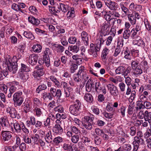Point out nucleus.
<instances>
[{
  "instance_id": "nucleus-49",
  "label": "nucleus",
  "mask_w": 151,
  "mask_h": 151,
  "mask_svg": "<svg viewBox=\"0 0 151 151\" xmlns=\"http://www.w3.org/2000/svg\"><path fill=\"white\" fill-rule=\"evenodd\" d=\"M131 36L130 32L129 29L125 30L123 33V37L125 39H129Z\"/></svg>"
},
{
  "instance_id": "nucleus-21",
  "label": "nucleus",
  "mask_w": 151,
  "mask_h": 151,
  "mask_svg": "<svg viewBox=\"0 0 151 151\" xmlns=\"http://www.w3.org/2000/svg\"><path fill=\"white\" fill-rule=\"evenodd\" d=\"M131 50L128 47L126 48V49L124 52V58L127 59L131 60L133 56L132 53H131Z\"/></svg>"
},
{
  "instance_id": "nucleus-55",
  "label": "nucleus",
  "mask_w": 151,
  "mask_h": 151,
  "mask_svg": "<svg viewBox=\"0 0 151 151\" xmlns=\"http://www.w3.org/2000/svg\"><path fill=\"white\" fill-rule=\"evenodd\" d=\"M79 139L80 137L79 135L78 134H76L73 135L72 137L71 140L73 143L76 144L78 142Z\"/></svg>"
},
{
  "instance_id": "nucleus-34",
  "label": "nucleus",
  "mask_w": 151,
  "mask_h": 151,
  "mask_svg": "<svg viewBox=\"0 0 151 151\" xmlns=\"http://www.w3.org/2000/svg\"><path fill=\"white\" fill-rule=\"evenodd\" d=\"M144 120L145 121H148L149 124L151 123V112H149L147 110L145 111Z\"/></svg>"
},
{
  "instance_id": "nucleus-35",
  "label": "nucleus",
  "mask_w": 151,
  "mask_h": 151,
  "mask_svg": "<svg viewBox=\"0 0 151 151\" xmlns=\"http://www.w3.org/2000/svg\"><path fill=\"white\" fill-rule=\"evenodd\" d=\"M133 74L135 76H139L141 75L143 73V69L140 66L134 68Z\"/></svg>"
},
{
  "instance_id": "nucleus-10",
  "label": "nucleus",
  "mask_w": 151,
  "mask_h": 151,
  "mask_svg": "<svg viewBox=\"0 0 151 151\" xmlns=\"http://www.w3.org/2000/svg\"><path fill=\"white\" fill-rule=\"evenodd\" d=\"M87 70L83 66H81L78 69L77 73L82 76V77L84 79V81L85 82L88 80L89 78L88 75L86 73Z\"/></svg>"
},
{
  "instance_id": "nucleus-22",
  "label": "nucleus",
  "mask_w": 151,
  "mask_h": 151,
  "mask_svg": "<svg viewBox=\"0 0 151 151\" xmlns=\"http://www.w3.org/2000/svg\"><path fill=\"white\" fill-rule=\"evenodd\" d=\"M53 131L56 134L61 135L63 132V129L61 126H54L53 128Z\"/></svg>"
},
{
  "instance_id": "nucleus-54",
  "label": "nucleus",
  "mask_w": 151,
  "mask_h": 151,
  "mask_svg": "<svg viewBox=\"0 0 151 151\" xmlns=\"http://www.w3.org/2000/svg\"><path fill=\"white\" fill-rule=\"evenodd\" d=\"M94 119V116L91 115L90 116H85L83 118L82 121L89 122V121L92 122Z\"/></svg>"
},
{
  "instance_id": "nucleus-27",
  "label": "nucleus",
  "mask_w": 151,
  "mask_h": 151,
  "mask_svg": "<svg viewBox=\"0 0 151 151\" xmlns=\"http://www.w3.org/2000/svg\"><path fill=\"white\" fill-rule=\"evenodd\" d=\"M82 127L88 130H91L93 128L92 124L90 122H82Z\"/></svg>"
},
{
  "instance_id": "nucleus-48",
  "label": "nucleus",
  "mask_w": 151,
  "mask_h": 151,
  "mask_svg": "<svg viewBox=\"0 0 151 151\" xmlns=\"http://www.w3.org/2000/svg\"><path fill=\"white\" fill-rule=\"evenodd\" d=\"M77 39L76 37L74 36H71L68 39V43L71 44H74L77 42Z\"/></svg>"
},
{
  "instance_id": "nucleus-29",
  "label": "nucleus",
  "mask_w": 151,
  "mask_h": 151,
  "mask_svg": "<svg viewBox=\"0 0 151 151\" xmlns=\"http://www.w3.org/2000/svg\"><path fill=\"white\" fill-rule=\"evenodd\" d=\"M109 51V49L105 47L103 50L101 55V58L103 60L106 61L107 60V56Z\"/></svg>"
},
{
  "instance_id": "nucleus-12",
  "label": "nucleus",
  "mask_w": 151,
  "mask_h": 151,
  "mask_svg": "<svg viewBox=\"0 0 151 151\" xmlns=\"http://www.w3.org/2000/svg\"><path fill=\"white\" fill-rule=\"evenodd\" d=\"M52 46L54 50L59 54H62L65 51V47L60 44L55 43L53 44Z\"/></svg>"
},
{
  "instance_id": "nucleus-50",
  "label": "nucleus",
  "mask_w": 151,
  "mask_h": 151,
  "mask_svg": "<svg viewBox=\"0 0 151 151\" xmlns=\"http://www.w3.org/2000/svg\"><path fill=\"white\" fill-rule=\"evenodd\" d=\"M111 9H109L112 11L118 10L120 9L119 5L114 1L111 6Z\"/></svg>"
},
{
  "instance_id": "nucleus-39",
  "label": "nucleus",
  "mask_w": 151,
  "mask_h": 151,
  "mask_svg": "<svg viewBox=\"0 0 151 151\" xmlns=\"http://www.w3.org/2000/svg\"><path fill=\"white\" fill-rule=\"evenodd\" d=\"M33 107H38L41 106L42 104L41 102L39 99L36 98H33Z\"/></svg>"
},
{
  "instance_id": "nucleus-59",
  "label": "nucleus",
  "mask_w": 151,
  "mask_h": 151,
  "mask_svg": "<svg viewBox=\"0 0 151 151\" xmlns=\"http://www.w3.org/2000/svg\"><path fill=\"white\" fill-rule=\"evenodd\" d=\"M78 150L80 151H84L86 150L84 144L81 142H79L77 144Z\"/></svg>"
},
{
  "instance_id": "nucleus-40",
  "label": "nucleus",
  "mask_w": 151,
  "mask_h": 151,
  "mask_svg": "<svg viewBox=\"0 0 151 151\" xmlns=\"http://www.w3.org/2000/svg\"><path fill=\"white\" fill-rule=\"evenodd\" d=\"M8 72L6 69L2 70L0 68V81L3 80L8 74Z\"/></svg>"
},
{
  "instance_id": "nucleus-24",
  "label": "nucleus",
  "mask_w": 151,
  "mask_h": 151,
  "mask_svg": "<svg viewBox=\"0 0 151 151\" xmlns=\"http://www.w3.org/2000/svg\"><path fill=\"white\" fill-rule=\"evenodd\" d=\"M16 59L15 57H14L12 58L9 56L6 58L5 63L7 65V67L11 65L12 64H13L14 63L16 64L17 63V61H13L14 59Z\"/></svg>"
},
{
  "instance_id": "nucleus-63",
  "label": "nucleus",
  "mask_w": 151,
  "mask_h": 151,
  "mask_svg": "<svg viewBox=\"0 0 151 151\" xmlns=\"http://www.w3.org/2000/svg\"><path fill=\"white\" fill-rule=\"evenodd\" d=\"M17 147L16 145L13 146H6L5 147L4 151H15Z\"/></svg>"
},
{
  "instance_id": "nucleus-19",
  "label": "nucleus",
  "mask_w": 151,
  "mask_h": 151,
  "mask_svg": "<svg viewBox=\"0 0 151 151\" xmlns=\"http://www.w3.org/2000/svg\"><path fill=\"white\" fill-rule=\"evenodd\" d=\"M58 37L60 40L62 45L64 46H67L68 44V40H67L66 37L63 35L59 34L58 35Z\"/></svg>"
},
{
  "instance_id": "nucleus-30",
  "label": "nucleus",
  "mask_w": 151,
  "mask_h": 151,
  "mask_svg": "<svg viewBox=\"0 0 151 151\" xmlns=\"http://www.w3.org/2000/svg\"><path fill=\"white\" fill-rule=\"evenodd\" d=\"M73 80L76 82H79L82 80L84 81V79L82 77V76L77 73L74 74L73 76Z\"/></svg>"
},
{
  "instance_id": "nucleus-62",
  "label": "nucleus",
  "mask_w": 151,
  "mask_h": 151,
  "mask_svg": "<svg viewBox=\"0 0 151 151\" xmlns=\"http://www.w3.org/2000/svg\"><path fill=\"white\" fill-rule=\"evenodd\" d=\"M122 147L123 151H130L132 149L131 145L129 144H124Z\"/></svg>"
},
{
  "instance_id": "nucleus-2",
  "label": "nucleus",
  "mask_w": 151,
  "mask_h": 151,
  "mask_svg": "<svg viewBox=\"0 0 151 151\" xmlns=\"http://www.w3.org/2000/svg\"><path fill=\"white\" fill-rule=\"evenodd\" d=\"M13 100L15 107L20 106L24 101V96L22 91H19L13 95Z\"/></svg>"
},
{
  "instance_id": "nucleus-36",
  "label": "nucleus",
  "mask_w": 151,
  "mask_h": 151,
  "mask_svg": "<svg viewBox=\"0 0 151 151\" xmlns=\"http://www.w3.org/2000/svg\"><path fill=\"white\" fill-rule=\"evenodd\" d=\"M23 35L25 37L28 39L31 40H34L35 39L34 35L29 31H26L24 32L23 33Z\"/></svg>"
},
{
  "instance_id": "nucleus-58",
  "label": "nucleus",
  "mask_w": 151,
  "mask_h": 151,
  "mask_svg": "<svg viewBox=\"0 0 151 151\" xmlns=\"http://www.w3.org/2000/svg\"><path fill=\"white\" fill-rule=\"evenodd\" d=\"M131 37L132 39H136L137 37L138 34H139V33L137 32H136L135 30L132 29L130 32Z\"/></svg>"
},
{
  "instance_id": "nucleus-3",
  "label": "nucleus",
  "mask_w": 151,
  "mask_h": 151,
  "mask_svg": "<svg viewBox=\"0 0 151 151\" xmlns=\"http://www.w3.org/2000/svg\"><path fill=\"white\" fill-rule=\"evenodd\" d=\"M81 102L78 100L76 99L74 104L71 105L69 107V111L70 113L74 115H77L79 113V110L81 106Z\"/></svg>"
},
{
  "instance_id": "nucleus-46",
  "label": "nucleus",
  "mask_w": 151,
  "mask_h": 151,
  "mask_svg": "<svg viewBox=\"0 0 151 151\" xmlns=\"http://www.w3.org/2000/svg\"><path fill=\"white\" fill-rule=\"evenodd\" d=\"M139 65V66H141L142 69L145 71L147 70L149 68L148 63L146 61L143 60L142 61H141Z\"/></svg>"
},
{
  "instance_id": "nucleus-51",
  "label": "nucleus",
  "mask_w": 151,
  "mask_h": 151,
  "mask_svg": "<svg viewBox=\"0 0 151 151\" xmlns=\"http://www.w3.org/2000/svg\"><path fill=\"white\" fill-rule=\"evenodd\" d=\"M126 108L123 106H122L120 108L118 109L117 110V112L121 113L122 117H124L125 116V112L126 111Z\"/></svg>"
},
{
  "instance_id": "nucleus-37",
  "label": "nucleus",
  "mask_w": 151,
  "mask_h": 151,
  "mask_svg": "<svg viewBox=\"0 0 151 151\" xmlns=\"http://www.w3.org/2000/svg\"><path fill=\"white\" fill-rule=\"evenodd\" d=\"M11 8L14 11L16 12L19 11L22 13H23V11L20 8L19 4L14 3H13L11 6Z\"/></svg>"
},
{
  "instance_id": "nucleus-45",
  "label": "nucleus",
  "mask_w": 151,
  "mask_h": 151,
  "mask_svg": "<svg viewBox=\"0 0 151 151\" xmlns=\"http://www.w3.org/2000/svg\"><path fill=\"white\" fill-rule=\"evenodd\" d=\"M137 111L143 110L144 109L143 103L140 101H137L136 103V106L135 107Z\"/></svg>"
},
{
  "instance_id": "nucleus-44",
  "label": "nucleus",
  "mask_w": 151,
  "mask_h": 151,
  "mask_svg": "<svg viewBox=\"0 0 151 151\" xmlns=\"http://www.w3.org/2000/svg\"><path fill=\"white\" fill-rule=\"evenodd\" d=\"M47 88L46 85L44 84H42L39 85L36 88V91L37 93H39L40 92L43 90H45Z\"/></svg>"
},
{
  "instance_id": "nucleus-8",
  "label": "nucleus",
  "mask_w": 151,
  "mask_h": 151,
  "mask_svg": "<svg viewBox=\"0 0 151 151\" xmlns=\"http://www.w3.org/2000/svg\"><path fill=\"white\" fill-rule=\"evenodd\" d=\"M0 124L3 129H7L10 126L9 118L7 116H4L0 118Z\"/></svg>"
},
{
  "instance_id": "nucleus-20",
  "label": "nucleus",
  "mask_w": 151,
  "mask_h": 151,
  "mask_svg": "<svg viewBox=\"0 0 151 151\" xmlns=\"http://www.w3.org/2000/svg\"><path fill=\"white\" fill-rule=\"evenodd\" d=\"M49 78L53 83L56 87L59 88H61L60 82L59 81V79H57L56 77L54 76L51 75L49 77Z\"/></svg>"
},
{
  "instance_id": "nucleus-23",
  "label": "nucleus",
  "mask_w": 151,
  "mask_h": 151,
  "mask_svg": "<svg viewBox=\"0 0 151 151\" xmlns=\"http://www.w3.org/2000/svg\"><path fill=\"white\" fill-rule=\"evenodd\" d=\"M17 77L23 82H25L28 79L29 76L27 73L19 72L17 75Z\"/></svg>"
},
{
  "instance_id": "nucleus-25",
  "label": "nucleus",
  "mask_w": 151,
  "mask_h": 151,
  "mask_svg": "<svg viewBox=\"0 0 151 151\" xmlns=\"http://www.w3.org/2000/svg\"><path fill=\"white\" fill-rule=\"evenodd\" d=\"M141 60V58H138L132 60L131 66L132 69L135 68L137 67H139L138 65L140 64Z\"/></svg>"
},
{
  "instance_id": "nucleus-60",
  "label": "nucleus",
  "mask_w": 151,
  "mask_h": 151,
  "mask_svg": "<svg viewBox=\"0 0 151 151\" xmlns=\"http://www.w3.org/2000/svg\"><path fill=\"white\" fill-rule=\"evenodd\" d=\"M63 141V138L61 137L58 136L54 138L53 140L54 143L56 145H58L62 142Z\"/></svg>"
},
{
  "instance_id": "nucleus-38",
  "label": "nucleus",
  "mask_w": 151,
  "mask_h": 151,
  "mask_svg": "<svg viewBox=\"0 0 151 151\" xmlns=\"http://www.w3.org/2000/svg\"><path fill=\"white\" fill-rule=\"evenodd\" d=\"M42 48V46L38 44L34 45L32 47L33 50L35 52L37 53H40L41 52Z\"/></svg>"
},
{
  "instance_id": "nucleus-13",
  "label": "nucleus",
  "mask_w": 151,
  "mask_h": 151,
  "mask_svg": "<svg viewBox=\"0 0 151 151\" xmlns=\"http://www.w3.org/2000/svg\"><path fill=\"white\" fill-rule=\"evenodd\" d=\"M38 58V55L35 54L30 55L29 57V63L32 65H35L37 63Z\"/></svg>"
},
{
  "instance_id": "nucleus-16",
  "label": "nucleus",
  "mask_w": 151,
  "mask_h": 151,
  "mask_svg": "<svg viewBox=\"0 0 151 151\" xmlns=\"http://www.w3.org/2000/svg\"><path fill=\"white\" fill-rule=\"evenodd\" d=\"M50 94L52 96V97H59L61 95L62 91L60 89H57L56 90L55 88L53 87L51 88L50 89Z\"/></svg>"
},
{
  "instance_id": "nucleus-9",
  "label": "nucleus",
  "mask_w": 151,
  "mask_h": 151,
  "mask_svg": "<svg viewBox=\"0 0 151 151\" xmlns=\"http://www.w3.org/2000/svg\"><path fill=\"white\" fill-rule=\"evenodd\" d=\"M111 24L108 22H104L101 27V32L104 35H108L110 33V29L111 28Z\"/></svg>"
},
{
  "instance_id": "nucleus-57",
  "label": "nucleus",
  "mask_w": 151,
  "mask_h": 151,
  "mask_svg": "<svg viewBox=\"0 0 151 151\" xmlns=\"http://www.w3.org/2000/svg\"><path fill=\"white\" fill-rule=\"evenodd\" d=\"M7 84L10 86L17 87V88L19 86V83L15 80L11 82H9Z\"/></svg>"
},
{
  "instance_id": "nucleus-4",
  "label": "nucleus",
  "mask_w": 151,
  "mask_h": 151,
  "mask_svg": "<svg viewBox=\"0 0 151 151\" xmlns=\"http://www.w3.org/2000/svg\"><path fill=\"white\" fill-rule=\"evenodd\" d=\"M1 135L2 136V140L5 143L8 144V145L12 144L14 142V139L12 138V136L9 131H2Z\"/></svg>"
},
{
  "instance_id": "nucleus-61",
  "label": "nucleus",
  "mask_w": 151,
  "mask_h": 151,
  "mask_svg": "<svg viewBox=\"0 0 151 151\" xmlns=\"http://www.w3.org/2000/svg\"><path fill=\"white\" fill-rule=\"evenodd\" d=\"M91 109L93 112L96 115H99L100 113V111L99 109L97 106H93L91 107Z\"/></svg>"
},
{
  "instance_id": "nucleus-42",
  "label": "nucleus",
  "mask_w": 151,
  "mask_h": 151,
  "mask_svg": "<svg viewBox=\"0 0 151 151\" xmlns=\"http://www.w3.org/2000/svg\"><path fill=\"white\" fill-rule=\"evenodd\" d=\"M144 22L146 29L151 34V25L150 22L147 19H145Z\"/></svg>"
},
{
  "instance_id": "nucleus-5",
  "label": "nucleus",
  "mask_w": 151,
  "mask_h": 151,
  "mask_svg": "<svg viewBox=\"0 0 151 151\" xmlns=\"http://www.w3.org/2000/svg\"><path fill=\"white\" fill-rule=\"evenodd\" d=\"M131 68L128 67L126 68L124 66H119L115 70V72L116 74L118 75H121L124 77L127 76L128 74L130 73L131 71Z\"/></svg>"
},
{
  "instance_id": "nucleus-17",
  "label": "nucleus",
  "mask_w": 151,
  "mask_h": 151,
  "mask_svg": "<svg viewBox=\"0 0 151 151\" xmlns=\"http://www.w3.org/2000/svg\"><path fill=\"white\" fill-rule=\"evenodd\" d=\"M28 20L29 22L33 25L37 26L40 23V21L37 18H35L32 16L30 15L28 17Z\"/></svg>"
},
{
  "instance_id": "nucleus-18",
  "label": "nucleus",
  "mask_w": 151,
  "mask_h": 151,
  "mask_svg": "<svg viewBox=\"0 0 151 151\" xmlns=\"http://www.w3.org/2000/svg\"><path fill=\"white\" fill-rule=\"evenodd\" d=\"M44 73V71L43 70V68L42 67H40L39 68L35 70L33 73L32 76L35 78L40 77L42 76Z\"/></svg>"
},
{
  "instance_id": "nucleus-28",
  "label": "nucleus",
  "mask_w": 151,
  "mask_h": 151,
  "mask_svg": "<svg viewBox=\"0 0 151 151\" xmlns=\"http://www.w3.org/2000/svg\"><path fill=\"white\" fill-rule=\"evenodd\" d=\"M42 98L44 101H46L47 99L50 101L52 100L53 99V97L50 93L44 92L42 93Z\"/></svg>"
},
{
  "instance_id": "nucleus-33",
  "label": "nucleus",
  "mask_w": 151,
  "mask_h": 151,
  "mask_svg": "<svg viewBox=\"0 0 151 151\" xmlns=\"http://www.w3.org/2000/svg\"><path fill=\"white\" fill-rule=\"evenodd\" d=\"M34 111L35 113V115L37 117H40L43 115V112L42 109L38 107H35L34 109Z\"/></svg>"
},
{
  "instance_id": "nucleus-11",
  "label": "nucleus",
  "mask_w": 151,
  "mask_h": 151,
  "mask_svg": "<svg viewBox=\"0 0 151 151\" xmlns=\"http://www.w3.org/2000/svg\"><path fill=\"white\" fill-rule=\"evenodd\" d=\"M110 93L112 96H116L118 94L117 87L113 84H109L107 85Z\"/></svg>"
},
{
  "instance_id": "nucleus-56",
  "label": "nucleus",
  "mask_w": 151,
  "mask_h": 151,
  "mask_svg": "<svg viewBox=\"0 0 151 151\" xmlns=\"http://www.w3.org/2000/svg\"><path fill=\"white\" fill-rule=\"evenodd\" d=\"M71 145L67 142L63 144V149L65 151H70Z\"/></svg>"
},
{
  "instance_id": "nucleus-52",
  "label": "nucleus",
  "mask_w": 151,
  "mask_h": 151,
  "mask_svg": "<svg viewBox=\"0 0 151 151\" xmlns=\"http://www.w3.org/2000/svg\"><path fill=\"white\" fill-rule=\"evenodd\" d=\"M20 70V72H28L29 71L30 69L29 67H27L26 65L23 63H21Z\"/></svg>"
},
{
  "instance_id": "nucleus-6",
  "label": "nucleus",
  "mask_w": 151,
  "mask_h": 151,
  "mask_svg": "<svg viewBox=\"0 0 151 151\" xmlns=\"http://www.w3.org/2000/svg\"><path fill=\"white\" fill-rule=\"evenodd\" d=\"M132 144L133 145V151H137L139 145L144 144L145 141L143 139L138 137H134Z\"/></svg>"
},
{
  "instance_id": "nucleus-64",
  "label": "nucleus",
  "mask_w": 151,
  "mask_h": 151,
  "mask_svg": "<svg viewBox=\"0 0 151 151\" xmlns=\"http://www.w3.org/2000/svg\"><path fill=\"white\" fill-rule=\"evenodd\" d=\"M54 109V111L61 113H63L64 111V108L61 105H60L56 107Z\"/></svg>"
},
{
  "instance_id": "nucleus-47",
  "label": "nucleus",
  "mask_w": 151,
  "mask_h": 151,
  "mask_svg": "<svg viewBox=\"0 0 151 151\" xmlns=\"http://www.w3.org/2000/svg\"><path fill=\"white\" fill-rule=\"evenodd\" d=\"M68 49L70 51L76 53H77L78 51L79 50V48L76 45L69 46L68 47Z\"/></svg>"
},
{
  "instance_id": "nucleus-15",
  "label": "nucleus",
  "mask_w": 151,
  "mask_h": 151,
  "mask_svg": "<svg viewBox=\"0 0 151 151\" xmlns=\"http://www.w3.org/2000/svg\"><path fill=\"white\" fill-rule=\"evenodd\" d=\"M6 111L7 113L9 114L11 117L15 118L17 114V112L16 109L11 106L8 107L7 108Z\"/></svg>"
},
{
  "instance_id": "nucleus-14",
  "label": "nucleus",
  "mask_w": 151,
  "mask_h": 151,
  "mask_svg": "<svg viewBox=\"0 0 151 151\" xmlns=\"http://www.w3.org/2000/svg\"><path fill=\"white\" fill-rule=\"evenodd\" d=\"M81 41L83 42L84 44L86 46L89 45V36L88 34L85 31L82 32L81 34Z\"/></svg>"
},
{
  "instance_id": "nucleus-1",
  "label": "nucleus",
  "mask_w": 151,
  "mask_h": 151,
  "mask_svg": "<svg viewBox=\"0 0 151 151\" xmlns=\"http://www.w3.org/2000/svg\"><path fill=\"white\" fill-rule=\"evenodd\" d=\"M104 41L103 37L102 36H100L96 39L95 44L93 43L90 44V48L88 50V53L92 55L93 58H96L98 56L97 52L100 51L101 45Z\"/></svg>"
},
{
  "instance_id": "nucleus-26",
  "label": "nucleus",
  "mask_w": 151,
  "mask_h": 151,
  "mask_svg": "<svg viewBox=\"0 0 151 151\" xmlns=\"http://www.w3.org/2000/svg\"><path fill=\"white\" fill-rule=\"evenodd\" d=\"M17 63H14L13 64H12L7 67L9 71L13 74L16 73L17 70Z\"/></svg>"
},
{
  "instance_id": "nucleus-43",
  "label": "nucleus",
  "mask_w": 151,
  "mask_h": 151,
  "mask_svg": "<svg viewBox=\"0 0 151 151\" xmlns=\"http://www.w3.org/2000/svg\"><path fill=\"white\" fill-rule=\"evenodd\" d=\"M59 7H60V11L61 10L64 12H66L69 8V6L68 5L61 3H59Z\"/></svg>"
},
{
  "instance_id": "nucleus-53",
  "label": "nucleus",
  "mask_w": 151,
  "mask_h": 151,
  "mask_svg": "<svg viewBox=\"0 0 151 151\" xmlns=\"http://www.w3.org/2000/svg\"><path fill=\"white\" fill-rule=\"evenodd\" d=\"M103 114L104 116V117L108 119H110L113 118L114 113H108L106 111H104L103 113Z\"/></svg>"
},
{
  "instance_id": "nucleus-41",
  "label": "nucleus",
  "mask_w": 151,
  "mask_h": 151,
  "mask_svg": "<svg viewBox=\"0 0 151 151\" xmlns=\"http://www.w3.org/2000/svg\"><path fill=\"white\" fill-rule=\"evenodd\" d=\"M84 98L86 101L89 103H91L93 100L92 96L91 94L88 93L85 94Z\"/></svg>"
},
{
  "instance_id": "nucleus-31",
  "label": "nucleus",
  "mask_w": 151,
  "mask_h": 151,
  "mask_svg": "<svg viewBox=\"0 0 151 151\" xmlns=\"http://www.w3.org/2000/svg\"><path fill=\"white\" fill-rule=\"evenodd\" d=\"M93 85L91 79H89L86 85V90L88 92H90L93 87Z\"/></svg>"
},
{
  "instance_id": "nucleus-32",
  "label": "nucleus",
  "mask_w": 151,
  "mask_h": 151,
  "mask_svg": "<svg viewBox=\"0 0 151 151\" xmlns=\"http://www.w3.org/2000/svg\"><path fill=\"white\" fill-rule=\"evenodd\" d=\"M45 139L46 141L48 143L51 142L52 141V137L50 131H49L45 135Z\"/></svg>"
},
{
  "instance_id": "nucleus-7",
  "label": "nucleus",
  "mask_w": 151,
  "mask_h": 151,
  "mask_svg": "<svg viewBox=\"0 0 151 151\" xmlns=\"http://www.w3.org/2000/svg\"><path fill=\"white\" fill-rule=\"evenodd\" d=\"M24 126L23 122L19 124L18 122L15 123H11L10 126L11 127L12 131L14 133H20L22 129V127Z\"/></svg>"
}]
</instances>
